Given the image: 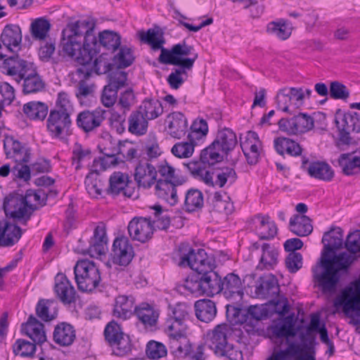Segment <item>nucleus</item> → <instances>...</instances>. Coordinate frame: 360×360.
Instances as JSON below:
<instances>
[{"instance_id": "1", "label": "nucleus", "mask_w": 360, "mask_h": 360, "mask_svg": "<svg viewBox=\"0 0 360 360\" xmlns=\"http://www.w3.org/2000/svg\"><path fill=\"white\" fill-rule=\"evenodd\" d=\"M94 31V23L89 20L68 24L62 31L61 51L78 64L89 63L97 54L98 41Z\"/></svg>"}, {"instance_id": "2", "label": "nucleus", "mask_w": 360, "mask_h": 360, "mask_svg": "<svg viewBox=\"0 0 360 360\" xmlns=\"http://www.w3.org/2000/svg\"><path fill=\"white\" fill-rule=\"evenodd\" d=\"M355 258L344 252L326 257V252H322L320 261L312 268L313 281L324 294H333L336 292L340 278L349 274V269Z\"/></svg>"}, {"instance_id": "3", "label": "nucleus", "mask_w": 360, "mask_h": 360, "mask_svg": "<svg viewBox=\"0 0 360 360\" xmlns=\"http://www.w3.org/2000/svg\"><path fill=\"white\" fill-rule=\"evenodd\" d=\"M184 165L195 178L200 179L207 186L223 188L226 184L232 185L237 179V174L231 167L205 169L198 162H190Z\"/></svg>"}, {"instance_id": "4", "label": "nucleus", "mask_w": 360, "mask_h": 360, "mask_svg": "<svg viewBox=\"0 0 360 360\" xmlns=\"http://www.w3.org/2000/svg\"><path fill=\"white\" fill-rule=\"evenodd\" d=\"M179 251L181 253V260L179 262L180 266H188L199 274L215 268L214 258L209 257L203 249H198L195 252L188 244L181 243Z\"/></svg>"}, {"instance_id": "5", "label": "nucleus", "mask_w": 360, "mask_h": 360, "mask_svg": "<svg viewBox=\"0 0 360 360\" xmlns=\"http://www.w3.org/2000/svg\"><path fill=\"white\" fill-rule=\"evenodd\" d=\"M74 274L77 288L82 292H92L101 281L98 267L89 259L78 261L74 267Z\"/></svg>"}, {"instance_id": "6", "label": "nucleus", "mask_w": 360, "mask_h": 360, "mask_svg": "<svg viewBox=\"0 0 360 360\" xmlns=\"http://www.w3.org/2000/svg\"><path fill=\"white\" fill-rule=\"evenodd\" d=\"M3 208L7 217L18 219L21 224L26 226L33 212L38 207L29 203L22 195L11 193L4 198Z\"/></svg>"}, {"instance_id": "7", "label": "nucleus", "mask_w": 360, "mask_h": 360, "mask_svg": "<svg viewBox=\"0 0 360 360\" xmlns=\"http://www.w3.org/2000/svg\"><path fill=\"white\" fill-rule=\"evenodd\" d=\"M104 335L115 355L122 356L131 352L132 345L129 336L123 333L120 325L115 321L106 325Z\"/></svg>"}, {"instance_id": "8", "label": "nucleus", "mask_w": 360, "mask_h": 360, "mask_svg": "<svg viewBox=\"0 0 360 360\" xmlns=\"http://www.w3.org/2000/svg\"><path fill=\"white\" fill-rule=\"evenodd\" d=\"M231 327L227 323L219 324L208 334L207 344L214 353L221 356H230L233 349L227 342V337L231 335Z\"/></svg>"}, {"instance_id": "9", "label": "nucleus", "mask_w": 360, "mask_h": 360, "mask_svg": "<svg viewBox=\"0 0 360 360\" xmlns=\"http://www.w3.org/2000/svg\"><path fill=\"white\" fill-rule=\"evenodd\" d=\"M278 125L281 131L289 135L305 133L314 126L313 117L307 113H299L290 119L281 118Z\"/></svg>"}, {"instance_id": "10", "label": "nucleus", "mask_w": 360, "mask_h": 360, "mask_svg": "<svg viewBox=\"0 0 360 360\" xmlns=\"http://www.w3.org/2000/svg\"><path fill=\"white\" fill-rule=\"evenodd\" d=\"M191 307L185 302L171 304L168 307V317L165 321L166 330H175L181 331V329H187L186 321L189 319Z\"/></svg>"}, {"instance_id": "11", "label": "nucleus", "mask_w": 360, "mask_h": 360, "mask_svg": "<svg viewBox=\"0 0 360 360\" xmlns=\"http://www.w3.org/2000/svg\"><path fill=\"white\" fill-rule=\"evenodd\" d=\"M72 124L70 117L67 113L50 111L46 120V127L51 137L63 139L70 134Z\"/></svg>"}, {"instance_id": "12", "label": "nucleus", "mask_w": 360, "mask_h": 360, "mask_svg": "<svg viewBox=\"0 0 360 360\" xmlns=\"http://www.w3.org/2000/svg\"><path fill=\"white\" fill-rule=\"evenodd\" d=\"M33 66L32 63L25 60L18 55H14L4 59L0 69L2 73L12 77L18 84H20L28 70L32 69Z\"/></svg>"}, {"instance_id": "13", "label": "nucleus", "mask_w": 360, "mask_h": 360, "mask_svg": "<svg viewBox=\"0 0 360 360\" xmlns=\"http://www.w3.org/2000/svg\"><path fill=\"white\" fill-rule=\"evenodd\" d=\"M134 257V248L127 237H118L114 240L111 252L112 264L125 267Z\"/></svg>"}, {"instance_id": "14", "label": "nucleus", "mask_w": 360, "mask_h": 360, "mask_svg": "<svg viewBox=\"0 0 360 360\" xmlns=\"http://www.w3.org/2000/svg\"><path fill=\"white\" fill-rule=\"evenodd\" d=\"M155 228L151 217H134L128 224V232L131 238L146 243L152 238Z\"/></svg>"}, {"instance_id": "15", "label": "nucleus", "mask_w": 360, "mask_h": 360, "mask_svg": "<svg viewBox=\"0 0 360 360\" xmlns=\"http://www.w3.org/2000/svg\"><path fill=\"white\" fill-rule=\"evenodd\" d=\"M108 237L105 224L101 221L95 227L94 235L89 240V247L83 250V254H88L91 257H98L105 254Z\"/></svg>"}, {"instance_id": "16", "label": "nucleus", "mask_w": 360, "mask_h": 360, "mask_svg": "<svg viewBox=\"0 0 360 360\" xmlns=\"http://www.w3.org/2000/svg\"><path fill=\"white\" fill-rule=\"evenodd\" d=\"M107 53H102L98 58H96L92 63L94 58L87 64H79L81 65L77 70V75L82 76L84 79H88L93 71L97 75L105 74L112 70L115 64L111 63L112 58H108Z\"/></svg>"}, {"instance_id": "17", "label": "nucleus", "mask_w": 360, "mask_h": 360, "mask_svg": "<svg viewBox=\"0 0 360 360\" xmlns=\"http://www.w3.org/2000/svg\"><path fill=\"white\" fill-rule=\"evenodd\" d=\"M105 113L106 110L101 108L80 112L77 117V125L86 133L92 131L101 126L105 118Z\"/></svg>"}, {"instance_id": "18", "label": "nucleus", "mask_w": 360, "mask_h": 360, "mask_svg": "<svg viewBox=\"0 0 360 360\" xmlns=\"http://www.w3.org/2000/svg\"><path fill=\"white\" fill-rule=\"evenodd\" d=\"M187 329L181 331L166 330L169 337L171 352L179 357H186L191 354V344L186 336Z\"/></svg>"}, {"instance_id": "19", "label": "nucleus", "mask_w": 360, "mask_h": 360, "mask_svg": "<svg viewBox=\"0 0 360 360\" xmlns=\"http://www.w3.org/2000/svg\"><path fill=\"white\" fill-rule=\"evenodd\" d=\"M128 174L121 172H115L109 178V186L105 189L107 194L113 197L122 194L127 198H131L134 193V191L129 187Z\"/></svg>"}, {"instance_id": "20", "label": "nucleus", "mask_w": 360, "mask_h": 360, "mask_svg": "<svg viewBox=\"0 0 360 360\" xmlns=\"http://www.w3.org/2000/svg\"><path fill=\"white\" fill-rule=\"evenodd\" d=\"M4 148L6 158L13 160L15 162H28L30 160V149L13 136H6Z\"/></svg>"}, {"instance_id": "21", "label": "nucleus", "mask_w": 360, "mask_h": 360, "mask_svg": "<svg viewBox=\"0 0 360 360\" xmlns=\"http://www.w3.org/2000/svg\"><path fill=\"white\" fill-rule=\"evenodd\" d=\"M54 291L64 304H70L76 301V291L65 274L58 273L55 277Z\"/></svg>"}, {"instance_id": "22", "label": "nucleus", "mask_w": 360, "mask_h": 360, "mask_svg": "<svg viewBox=\"0 0 360 360\" xmlns=\"http://www.w3.org/2000/svg\"><path fill=\"white\" fill-rule=\"evenodd\" d=\"M354 112L342 114L340 110H338L335 115V124L339 131L338 146L349 145L352 138L349 135L350 131H353V121Z\"/></svg>"}, {"instance_id": "23", "label": "nucleus", "mask_w": 360, "mask_h": 360, "mask_svg": "<svg viewBox=\"0 0 360 360\" xmlns=\"http://www.w3.org/2000/svg\"><path fill=\"white\" fill-rule=\"evenodd\" d=\"M280 285L278 279L273 274L260 276L255 285L257 296L262 299H271L278 295Z\"/></svg>"}, {"instance_id": "24", "label": "nucleus", "mask_w": 360, "mask_h": 360, "mask_svg": "<svg viewBox=\"0 0 360 360\" xmlns=\"http://www.w3.org/2000/svg\"><path fill=\"white\" fill-rule=\"evenodd\" d=\"M301 168L308 172L311 177L329 181L334 176L331 167L325 162L314 161L309 162L307 158H303Z\"/></svg>"}, {"instance_id": "25", "label": "nucleus", "mask_w": 360, "mask_h": 360, "mask_svg": "<svg viewBox=\"0 0 360 360\" xmlns=\"http://www.w3.org/2000/svg\"><path fill=\"white\" fill-rule=\"evenodd\" d=\"M168 134L174 139H180L188 131V121L181 112H173L167 115L165 119Z\"/></svg>"}, {"instance_id": "26", "label": "nucleus", "mask_w": 360, "mask_h": 360, "mask_svg": "<svg viewBox=\"0 0 360 360\" xmlns=\"http://www.w3.org/2000/svg\"><path fill=\"white\" fill-rule=\"evenodd\" d=\"M157 172L156 168L150 163L139 162L135 168L134 180L139 187L150 188L157 182Z\"/></svg>"}, {"instance_id": "27", "label": "nucleus", "mask_w": 360, "mask_h": 360, "mask_svg": "<svg viewBox=\"0 0 360 360\" xmlns=\"http://www.w3.org/2000/svg\"><path fill=\"white\" fill-rule=\"evenodd\" d=\"M261 141L258 134L255 131H248L244 141H241L240 147L249 165H255L259 158Z\"/></svg>"}, {"instance_id": "28", "label": "nucleus", "mask_w": 360, "mask_h": 360, "mask_svg": "<svg viewBox=\"0 0 360 360\" xmlns=\"http://www.w3.org/2000/svg\"><path fill=\"white\" fill-rule=\"evenodd\" d=\"M21 332L36 345H41L46 340L44 324L33 315H30L27 322L21 325Z\"/></svg>"}, {"instance_id": "29", "label": "nucleus", "mask_w": 360, "mask_h": 360, "mask_svg": "<svg viewBox=\"0 0 360 360\" xmlns=\"http://www.w3.org/2000/svg\"><path fill=\"white\" fill-rule=\"evenodd\" d=\"M22 41V32L20 27L17 25H6L0 36V49L1 44L9 51H13V48L20 49Z\"/></svg>"}, {"instance_id": "30", "label": "nucleus", "mask_w": 360, "mask_h": 360, "mask_svg": "<svg viewBox=\"0 0 360 360\" xmlns=\"http://www.w3.org/2000/svg\"><path fill=\"white\" fill-rule=\"evenodd\" d=\"M159 50L161 51V53L158 58V60L160 63L177 65L183 68H186L187 70H191L193 68L195 61L198 57V53H194L192 58L176 57V56L173 53V46L170 50H168L162 45V48H160Z\"/></svg>"}, {"instance_id": "31", "label": "nucleus", "mask_w": 360, "mask_h": 360, "mask_svg": "<svg viewBox=\"0 0 360 360\" xmlns=\"http://www.w3.org/2000/svg\"><path fill=\"white\" fill-rule=\"evenodd\" d=\"M255 230L262 240L274 238L277 234V226L269 216L257 214L252 219Z\"/></svg>"}, {"instance_id": "32", "label": "nucleus", "mask_w": 360, "mask_h": 360, "mask_svg": "<svg viewBox=\"0 0 360 360\" xmlns=\"http://www.w3.org/2000/svg\"><path fill=\"white\" fill-rule=\"evenodd\" d=\"M221 292L226 298L238 297L242 298L243 295V288L240 278L233 274H228L223 279L221 278Z\"/></svg>"}, {"instance_id": "33", "label": "nucleus", "mask_w": 360, "mask_h": 360, "mask_svg": "<svg viewBox=\"0 0 360 360\" xmlns=\"http://www.w3.org/2000/svg\"><path fill=\"white\" fill-rule=\"evenodd\" d=\"M202 295L212 297L221 292V277L214 270L200 274Z\"/></svg>"}, {"instance_id": "34", "label": "nucleus", "mask_w": 360, "mask_h": 360, "mask_svg": "<svg viewBox=\"0 0 360 360\" xmlns=\"http://www.w3.org/2000/svg\"><path fill=\"white\" fill-rule=\"evenodd\" d=\"M135 300L132 296L119 295L115 298L112 315L122 320L129 319L134 314Z\"/></svg>"}, {"instance_id": "35", "label": "nucleus", "mask_w": 360, "mask_h": 360, "mask_svg": "<svg viewBox=\"0 0 360 360\" xmlns=\"http://www.w3.org/2000/svg\"><path fill=\"white\" fill-rule=\"evenodd\" d=\"M76 338L74 327L65 322L56 326L53 333L54 342L62 347L71 345Z\"/></svg>"}, {"instance_id": "36", "label": "nucleus", "mask_w": 360, "mask_h": 360, "mask_svg": "<svg viewBox=\"0 0 360 360\" xmlns=\"http://www.w3.org/2000/svg\"><path fill=\"white\" fill-rule=\"evenodd\" d=\"M128 131L132 135L141 136L148 131V120L138 110H133L127 118Z\"/></svg>"}, {"instance_id": "37", "label": "nucleus", "mask_w": 360, "mask_h": 360, "mask_svg": "<svg viewBox=\"0 0 360 360\" xmlns=\"http://www.w3.org/2000/svg\"><path fill=\"white\" fill-rule=\"evenodd\" d=\"M181 185L172 181H157L155 194L170 205H174L178 201L176 187Z\"/></svg>"}, {"instance_id": "38", "label": "nucleus", "mask_w": 360, "mask_h": 360, "mask_svg": "<svg viewBox=\"0 0 360 360\" xmlns=\"http://www.w3.org/2000/svg\"><path fill=\"white\" fill-rule=\"evenodd\" d=\"M22 92L25 94H34L42 91L45 84L40 75L38 74L36 67L34 65L22 78Z\"/></svg>"}, {"instance_id": "39", "label": "nucleus", "mask_w": 360, "mask_h": 360, "mask_svg": "<svg viewBox=\"0 0 360 360\" xmlns=\"http://www.w3.org/2000/svg\"><path fill=\"white\" fill-rule=\"evenodd\" d=\"M343 231L340 227L332 228L329 231L324 233L322 238V243L324 245L323 252H334L335 250L342 248L343 245Z\"/></svg>"}, {"instance_id": "40", "label": "nucleus", "mask_w": 360, "mask_h": 360, "mask_svg": "<svg viewBox=\"0 0 360 360\" xmlns=\"http://www.w3.org/2000/svg\"><path fill=\"white\" fill-rule=\"evenodd\" d=\"M194 307L196 317L200 321L210 323L217 315L215 302L211 300H199L195 302Z\"/></svg>"}, {"instance_id": "41", "label": "nucleus", "mask_w": 360, "mask_h": 360, "mask_svg": "<svg viewBox=\"0 0 360 360\" xmlns=\"http://www.w3.org/2000/svg\"><path fill=\"white\" fill-rule=\"evenodd\" d=\"M213 143L221 150L222 153L227 155L237 144L236 135L231 129L224 128L218 131Z\"/></svg>"}, {"instance_id": "42", "label": "nucleus", "mask_w": 360, "mask_h": 360, "mask_svg": "<svg viewBox=\"0 0 360 360\" xmlns=\"http://www.w3.org/2000/svg\"><path fill=\"white\" fill-rule=\"evenodd\" d=\"M274 145L276 151L279 155H288L292 157H297L302 155V148L297 141L283 136L278 137L274 139Z\"/></svg>"}, {"instance_id": "43", "label": "nucleus", "mask_w": 360, "mask_h": 360, "mask_svg": "<svg viewBox=\"0 0 360 360\" xmlns=\"http://www.w3.org/2000/svg\"><path fill=\"white\" fill-rule=\"evenodd\" d=\"M289 227L294 234L300 237L307 236L313 231L311 219L304 214L293 215L290 219Z\"/></svg>"}, {"instance_id": "44", "label": "nucleus", "mask_w": 360, "mask_h": 360, "mask_svg": "<svg viewBox=\"0 0 360 360\" xmlns=\"http://www.w3.org/2000/svg\"><path fill=\"white\" fill-rule=\"evenodd\" d=\"M262 256L257 268L260 270L274 269L278 263V250L271 244L263 243L262 245Z\"/></svg>"}, {"instance_id": "45", "label": "nucleus", "mask_w": 360, "mask_h": 360, "mask_svg": "<svg viewBox=\"0 0 360 360\" xmlns=\"http://www.w3.org/2000/svg\"><path fill=\"white\" fill-rule=\"evenodd\" d=\"M271 331L273 336L276 338H285L286 344L288 345L290 342L288 338L296 335L292 316H286L282 322L272 325L271 326Z\"/></svg>"}, {"instance_id": "46", "label": "nucleus", "mask_w": 360, "mask_h": 360, "mask_svg": "<svg viewBox=\"0 0 360 360\" xmlns=\"http://www.w3.org/2000/svg\"><path fill=\"white\" fill-rule=\"evenodd\" d=\"M224 153L212 142L209 146L203 149L200 153V161L203 164H207L211 169L213 167H222L219 166L224 160Z\"/></svg>"}, {"instance_id": "47", "label": "nucleus", "mask_w": 360, "mask_h": 360, "mask_svg": "<svg viewBox=\"0 0 360 360\" xmlns=\"http://www.w3.org/2000/svg\"><path fill=\"white\" fill-rule=\"evenodd\" d=\"M301 352L300 345L295 342H290L285 349H280L279 345H276L266 360H292L297 357Z\"/></svg>"}, {"instance_id": "48", "label": "nucleus", "mask_w": 360, "mask_h": 360, "mask_svg": "<svg viewBox=\"0 0 360 360\" xmlns=\"http://www.w3.org/2000/svg\"><path fill=\"white\" fill-rule=\"evenodd\" d=\"M134 314L141 323L150 326L156 324L159 316L158 313L148 303H141L139 306H136Z\"/></svg>"}, {"instance_id": "49", "label": "nucleus", "mask_w": 360, "mask_h": 360, "mask_svg": "<svg viewBox=\"0 0 360 360\" xmlns=\"http://www.w3.org/2000/svg\"><path fill=\"white\" fill-rule=\"evenodd\" d=\"M97 41V53L99 51L101 46L113 53L120 47L121 38L117 33L113 31L104 30L99 33Z\"/></svg>"}, {"instance_id": "50", "label": "nucleus", "mask_w": 360, "mask_h": 360, "mask_svg": "<svg viewBox=\"0 0 360 360\" xmlns=\"http://www.w3.org/2000/svg\"><path fill=\"white\" fill-rule=\"evenodd\" d=\"M137 109L148 120H155L163 113L162 103L158 99L146 98Z\"/></svg>"}, {"instance_id": "51", "label": "nucleus", "mask_w": 360, "mask_h": 360, "mask_svg": "<svg viewBox=\"0 0 360 360\" xmlns=\"http://www.w3.org/2000/svg\"><path fill=\"white\" fill-rule=\"evenodd\" d=\"M140 40L150 46L153 51H158L165 43L163 33L156 29H148L146 32H139Z\"/></svg>"}, {"instance_id": "52", "label": "nucleus", "mask_w": 360, "mask_h": 360, "mask_svg": "<svg viewBox=\"0 0 360 360\" xmlns=\"http://www.w3.org/2000/svg\"><path fill=\"white\" fill-rule=\"evenodd\" d=\"M51 29L49 21L44 18L34 20L30 25V33L34 40L46 41Z\"/></svg>"}, {"instance_id": "53", "label": "nucleus", "mask_w": 360, "mask_h": 360, "mask_svg": "<svg viewBox=\"0 0 360 360\" xmlns=\"http://www.w3.org/2000/svg\"><path fill=\"white\" fill-rule=\"evenodd\" d=\"M23 112L31 120H43L47 115L48 106L39 101H30L24 105Z\"/></svg>"}, {"instance_id": "54", "label": "nucleus", "mask_w": 360, "mask_h": 360, "mask_svg": "<svg viewBox=\"0 0 360 360\" xmlns=\"http://www.w3.org/2000/svg\"><path fill=\"white\" fill-rule=\"evenodd\" d=\"M338 164L343 174L352 175L360 169V157H352L350 153H343L338 158Z\"/></svg>"}, {"instance_id": "55", "label": "nucleus", "mask_w": 360, "mask_h": 360, "mask_svg": "<svg viewBox=\"0 0 360 360\" xmlns=\"http://www.w3.org/2000/svg\"><path fill=\"white\" fill-rule=\"evenodd\" d=\"M203 195L198 189L191 188L186 195L184 200V207L188 212L196 211L203 206Z\"/></svg>"}, {"instance_id": "56", "label": "nucleus", "mask_w": 360, "mask_h": 360, "mask_svg": "<svg viewBox=\"0 0 360 360\" xmlns=\"http://www.w3.org/2000/svg\"><path fill=\"white\" fill-rule=\"evenodd\" d=\"M92 158L90 148H84L79 143H75L72 148V160L77 170L80 169L84 163L89 162Z\"/></svg>"}, {"instance_id": "57", "label": "nucleus", "mask_w": 360, "mask_h": 360, "mask_svg": "<svg viewBox=\"0 0 360 360\" xmlns=\"http://www.w3.org/2000/svg\"><path fill=\"white\" fill-rule=\"evenodd\" d=\"M158 171L162 177L158 181H172L176 184H184L186 181V179L176 174L175 168L165 160L158 165Z\"/></svg>"}, {"instance_id": "58", "label": "nucleus", "mask_w": 360, "mask_h": 360, "mask_svg": "<svg viewBox=\"0 0 360 360\" xmlns=\"http://www.w3.org/2000/svg\"><path fill=\"white\" fill-rule=\"evenodd\" d=\"M267 32L281 40H285L291 35L292 29L287 24V20L280 19L278 21L270 22L267 25Z\"/></svg>"}, {"instance_id": "59", "label": "nucleus", "mask_w": 360, "mask_h": 360, "mask_svg": "<svg viewBox=\"0 0 360 360\" xmlns=\"http://www.w3.org/2000/svg\"><path fill=\"white\" fill-rule=\"evenodd\" d=\"M88 193L94 198L101 196L104 191V184L99 178L97 171L90 172L85 179Z\"/></svg>"}, {"instance_id": "60", "label": "nucleus", "mask_w": 360, "mask_h": 360, "mask_svg": "<svg viewBox=\"0 0 360 360\" xmlns=\"http://www.w3.org/2000/svg\"><path fill=\"white\" fill-rule=\"evenodd\" d=\"M3 246H12L21 238L22 229L16 224H11L6 220L4 221Z\"/></svg>"}, {"instance_id": "61", "label": "nucleus", "mask_w": 360, "mask_h": 360, "mask_svg": "<svg viewBox=\"0 0 360 360\" xmlns=\"http://www.w3.org/2000/svg\"><path fill=\"white\" fill-rule=\"evenodd\" d=\"M224 197L230 199L229 197L226 196V193H222L220 191H217L212 197L208 198V200L214 211L228 214L231 212L233 205L224 199Z\"/></svg>"}, {"instance_id": "62", "label": "nucleus", "mask_w": 360, "mask_h": 360, "mask_svg": "<svg viewBox=\"0 0 360 360\" xmlns=\"http://www.w3.org/2000/svg\"><path fill=\"white\" fill-rule=\"evenodd\" d=\"M55 304L53 300H40L36 306V314L42 321L47 322L55 319L57 316L56 311L51 312L50 309Z\"/></svg>"}, {"instance_id": "63", "label": "nucleus", "mask_w": 360, "mask_h": 360, "mask_svg": "<svg viewBox=\"0 0 360 360\" xmlns=\"http://www.w3.org/2000/svg\"><path fill=\"white\" fill-rule=\"evenodd\" d=\"M13 351L15 355L31 357L36 352V344L23 339H18L13 345Z\"/></svg>"}, {"instance_id": "64", "label": "nucleus", "mask_w": 360, "mask_h": 360, "mask_svg": "<svg viewBox=\"0 0 360 360\" xmlns=\"http://www.w3.org/2000/svg\"><path fill=\"white\" fill-rule=\"evenodd\" d=\"M154 218L152 219L153 224L160 230H167L170 225V216L167 211H164L160 205H155Z\"/></svg>"}]
</instances>
